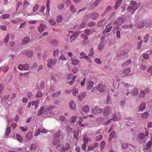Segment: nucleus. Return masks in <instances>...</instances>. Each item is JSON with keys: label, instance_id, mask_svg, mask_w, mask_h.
Here are the masks:
<instances>
[{"label": "nucleus", "instance_id": "1", "mask_svg": "<svg viewBox=\"0 0 152 152\" xmlns=\"http://www.w3.org/2000/svg\"><path fill=\"white\" fill-rule=\"evenodd\" d=\"M140 5V3H137V7L135 8H134L132 6H129L127 8V10L128 12H130L131 14H133L135 11L139 7Z\"/></svg>", "mask_w": 152, "mask_h": 152}, {"label": "nucleus", "instance_id": "2", "mask_svg": "<svg viewBox=\"0 0 152 152\" xmlns=\"http://www.w3.org/2000/svg\"><path fill=\"white\" fill-rule=\"evenodd\" d=\"M112 110L109 106H107L104 108L103 113L104 116L109 115L112 113Z\"/></svg>", "mask_w": 152, "mask_h": 152}, {"label": "nucleus", "instance_id": "3", "mask_svg": "<svg viewBox=\"0 0 152 152\" xmlns=\"http://www.w3.org/2000/svg\"><path fill=\"white\" fill-rule=\"evenodd\" d=\"M57 62V60L55 58L54 59H50L48 61L47 65L49 68H51L53 65H55Z\"/></svg>", "mask_w": 152, "mask_h": 152}, {"label": "nucleus", "instance_id": "4", "mask_svg": "<svg viewBox=\"0 0 152 152\" xmlns=\"http://www.w3.org/2000/svg\"><path fill=\"white\" fill-rule=\"evenodd\" d=\"M92 112L95 114H99L102 113V109L99 108L97 106H96L93 108Z\"/></svg>", "mask_w": 152, "mask_h": 152}, {"label": "nucleus", "instance_id": "5", "mask_svg": "<svg viewBox=\"0 0 152 152\" xmlns=\"http://www.w3.org/2000/svg\"><path fill=\"white\" fill-rule=\"evenodd\" d=\"M105 86L103 84H99L97 87L96 89L100 92H103L105 90Z\"/></svg>", "mask_w": 152, "mask_h": 152}, {"label": "nucleus", "instance_id": "6", "mask_svg": "<svg viewBox=\"0 0 152 152\" xmlns=\"http://www.w3.org/2000/svg\"><path fill=\"white\" fill-rule=\"evenodd\" d=\"M130 68H126L123 70L122 72L121 73V74L122 75H123L124 76H127V74L130 72Z\"/></svg>", "mask_w": 152, "mask_h": 152}, {"label": "nucleus", "instance_id": "7", "mask_svg": "<svg viewBox=\"0 0 152 152\" xmlns=\"http://www.w3.org/2000/svg\"><path fill=\"white\" fill-rule=\"evenodd\" d=\"M86 93L85 92H82L80 93L78 95V99L80 100H82L86 96Z\"/></svg>", "mask_w": 152, "mask_h": 152}, {"label": "nucleus", "instance_id": "8", "mask_svg": "<svg viewBox=\"0 0 152 152\" xmlns=\"http://www.w3.org/2000/svg\"><path fill=\"white\" fill-rule=\"evenodd\" d=\"M57 148L61 151L62 152L65 151V146L64 145L60 144L57 145Z\"/></svg>", "mask_w": 152, "mask_h": 152}, {"label": "nucleus", "instance_id": "9", "mask_svg": "<svg viewBox=\"0 0 152 152\" xmlns=\"http://www.w3.org/2000/svg\"><path fill=\"white\" fill-rule=\"evenodd\" d=\"M30 41L31 39L29 37H26L23 38L22 41V43L23 45H26Z\"/></svg>", "mask_w": 152, "mask_h": 152}, {"label": "nucleus", "instance_id": "10", "mask_svg": "<svg viewBox=\"0 0 152 152\" xmlns=\"http://www.w3.org/2000/svg\"><path fill=\"white\" fill-rule=\"evenodd\" d=\"M78 36V34L77 33H74L70 37L71 42L74 41L76 39V38Z\"/></svg>", "mask_w": 152, "mask_h": 152}, {"label": "nucleus", "instance_id": "11", "mask_svg": "<svg viewBox=\"0 0 152 152\" xmlns=\"http://www.w3.org/2000/svg\"><path fill=\"white\" fill-rule=\"evenodd\" d=\"M70 60L72 61V64L76 66L79 63V60L76 59H73L72 58L70 59Z\"/></svg>", "mask_w": 152, "mask_h": 152}, {"label": "nucleus", "instance_id": "12", "mask_svg": "<svg viewBox=\"0 0 152 152\" xmlns=\"http://www.w3.org/2000/svg\"><path fill=\"white\" fill-rule=\"evenodd\" d=\"M112 9V7L110 6H107V8L105 10L104 12L102 14V16H103L107 13L109 12V11Z\"/></svg>", "mask_w": 152, "mask_h": 152}, {"label": "nucleus", "instance_id": "13", "mask_svg": "<svg viewBox=\"0 0 152 152\" xmlns=\"http://www.w3.org/2000/svg\"><path fill=\"white\" fill-rule=\"evenodd\" d=\"M99 15V14L94 12L91 15V18L93 20H95L97 18Z\"/></svg>", "mask_w": 152, "mask_h": 152}, {"label": "nucleus", "instance_id": "14", "mask_svg": "<svg viewBox=\"0 0 152 152\" xmlns=\"http://www.w3.org/2000/svg\"><path fill=\"white\" fill-rule=\"evenodd\" d=\"M45 27V26L44 24L41 23L40 24L39 26L38 27V30L39 31L41 32L44 30Z\"/></svg>", "mask_w": 152, "mask_h": 152}, {"label": "nucleus", "instance_id": "15", "mask_svg": "<svg viewBox=\"0 0 152 152\" xmlns=\"http://www.w3.org/2000/svg\"><path fill=\"white\" fill-rule=\"evenodd\" d=\"M26 51L27 52L25 54L28 57L30 58L32 56L33 51L32 50H28V51L26 50Z\"/></svg>", "mask_w": 152, "mask_h": 152}, {"label": "nucleus", "instance_id": "16", "mask_svg": "<svg viewBox=\"0 0 152 152\" xmlns=\"http://www.w3.org/2000/svg\"><path fill=\"white\" fill-rule=\"evenodd\" d=\"M60 140L59 139H55L53 141V144L54 145H58L60 144Z\"/></svg>", "mask_w": 152, "mask_h": 152}, {"label": "nucleus", "instance_id": "17", "mask_svg": "<svg viewBox=\"0 0 152 152\" xmlns=\"http://www.w3.org/2000/svg\"><path fill=\"white\" fill-rule=\"evenodd\" d=\"M112 120L114 121H116L119 120L120 119V117L118 116L116 114H114L112 118Z\"/></svg>", "mask_w": 152, "mask_h": 152}, {"label": "nucleus", "instance_id": "18", "mask_svg": "<svg viewBox=\"0 0 152 152\" xmlns=\"http://www.w3.org/2000/svg\"><path fill=\"white\" fill-rule=\"evenodd\" d=\"M128 146V143L126 142H123L121 144V147L122 148L126 149Z\"/></svg>", "mask_w": 152, "mask_h": 152}, {"label": "nucleus", "instance_id": "19", "mask_svg": "<svg viewBox=\"0 0 152 152\" xmlns=\"http://www.w3.org/2000/svg\"><path fill=\"white\" fill-rule=\"evenodd\" d=\"M89 110V108L88 105H85L83 108V110L85 113L88 112Z\"/></svg>", "mask_w": 152, "mask_h": 152}, {"label": "nucleus", "instance_id": "20", "mask_svg": "<svg viewBox=\"0 0 152 152\" xmlns=\"http://www.w3.org/2000/svg\"><path fill=\"white\" fill-rule=\"evenodd\" d=\"M94 83L92 81H90L88 83V86L87 87V89H91L93 86Z\"/></svg>", "mask_w": 152, "mask_h": 152}, {"label": "nucleus", "instance_id": "21", "mask_svg": "<svg viewBox=\"0 0 152 152\" xmlns=\"http://www.w3.org/2000/svg\"><path fill=\"white\" fill-rule=\"evenodd\" d=\"M39 5L37 4H36L33 7L32 9L33 12H34L36 11L39 9Z\"/></svg>", "mask_w": 152, "mask_h": 152}, {"label": "nucleus", "instance_id": "22", "mask_svg": "<svg viewBox=\"0 0 152 152\" xmlns=\"http://www.w3.org/2000/svg\"><path fill=\"white\" fill-rule=\"evenodd\" d=\"M131 94L133 95H137L138 94V92L137 89L134 88L132 90L131 93Z\"/></svg>", "mask_w": 152, "mask_h": 152}, {"label": "nucleus", "instance_id": "23", "mask_svg": "<svg viewBox=\"0 0 152 152\" xmlns=\"http://www.w3.org/2000/svg\"><path fill=\"white\" fill-rule=\"evenodd\" d=\"M105 144V142L104 141H102L101 142L100 144V149L101 151H102L104 149Z\"/></svg>", "mask_w": 152, "mask_h": 152}, {"label": "nucleus", "instance_id": "24", "mask_svg": "<svg viewBox=\"0 0 152 152\" xmlns=\"http://www.w3.org/2000/svg\"><path fill=\"white\" fill-rule=\"evenodd\" d=\"M78 92V90L77 88H74L73 89L72 91V93L73 95L76 96V94H77Z\"/></svg>", "mask_w": 152, "mask_h": 152}, {"label": "nucleus", "instance_id": "25", "mask_svg": "<svg viewBox=\"0 0 152 152\" xmlns=\"http://www.w3.org/2000/svg\"><path fill=\"white\" fill-rule=\"evenodd\" d=\"M131 61L130 60H128L126 62L123 64L122 66H128L131 64Z\"/></svg>", "mask_w": 152, "mask_h": 152}, {"label": "nucleus", "instance_id": "26", "mask_svg": "<svg viewBox=\"0 0 152 152\" xmlns=\"http://www.w3.org/2000/svg\"><path fill=\"white\" fill-rule=\"evenodd\" d=\"M77 77V75H74L72 77V81L69 82L68 83L70 85H71L74 82L75 80Z\"/></svg>", "mask_w": 152, "mask_h": 152}, {"label": "nucleus", "instance_id": "27", "mask_svg": "<svg viewBox=\"0 0 152 152\" xmlns=\"http://www.w3.org/2000/svg\"><path fill=\"white\" fill-rule=\"evenodd\" d=\"M77 118V116H72L71 118L70 119V121L72 123H74Z\"/></svg>", "mask_w": 152, "mask_h": 152}, {"label": "nucleus", "instance_id": "28", "mask_svg": "<svg viewBox=\"0 0 152 152\" xmlns=\"http://www.w3.org/2000/svg\"><path fill=\"white\" fill-rule=\"evenodd\" d=\"M11 132V128L10 127H8L6 131V135L7 136Z\"/></svg>", "mask_w": 152, "mask_h": 152}, {"label": "nucleus", "instance_id": "29", "mask_svg": "<svg viewBox=\"0 0 152 152\" xmlns=\"http://www.w3.org/2000/svg\"><path fill=\"white\" fill-rule=\"evenodd\" d=\"M138 28H141L145 26L144 23L143 22H140L138 23Z\"/></svg>", "mask_w": 152, "mask_h": 152}, {"label": "nucleus", "instance_id": "30", "mask_svg": "<svg viewBox=\"0 0 152 152\" xmlns=\"http://www.w3.org/2000/svg\"><path fill=\"white\" fill-rule=\"evenodd\" d=\"M60 132H58L54 134V137L55 138V139H58V138L60 136Z\"/></svg>", "mask_w": 152, "mask_h": 152}, {"label": "nucleus", "instance_id": "31", "mask_svg": "<svg viewBox=\"0 0 152 152\" xmlns=\"http://www.w3.org/2000/svg\"><path fill=\"white\" fill-rule=\"evenodd\" d=\"M30 68V66L28 64H25L23 65V70H28Z\"/></svg>", "mask_w": 152, "mask_h": 152}, {"label": "nucleus", "instance_id": "32", "mask_svg": "<svg viewBox=\"0 0 152 152\" xmlns=\"http://www.w3.org/2000/svg\"><path fill=\"white\" fill-rule=\"evenodd\" d=\"M64 4H59L57 6V8L58 9L62 10L64 8Z\"/></svg>", "mask_w": 152, "mask_h": 152}, {"label": "nucleus", "instance_id": "33", "mask_svg": "<svg viewBox=\"0 0 152 152\" xmlns=\"http://www.w3.org/2000/svg\"><path fill=\"white\" fill-rule=\"evenodd\" d=\"M94 49L92 48H91L90 50L89 53L88 55V56L90 57H92L94 55Z\"/></svg>", "mask_w": 152, "mask_h": 152}, {"label": "nucleus", "instance_id": "34", "mask_svg": "<svg viewBox=\"0 0 152 152\" xmlns=\"http://www.w3.org/2000/svg\"><path fill=\"white\" fill-rule=\"evenodd\" d=\"M27 138L28 140H30L32 137V133L31 132H29L27 135Z\"/></svg>", "mask_w": 152, "mask_h": 152}, {"label": "nucleus", "instance_id": "35", "mask_svg": "<svg viewBox=\"0 0 152 152\" xmlns=\"http://www.w3.org/2000/svg\"><path fill=\"white\" fill-rule=\"evenodd\" d=\"M70 10L72 13H74L75 12V9L73 5H71L70 7Z\"/></svg>", "mask_w": 152, "mask_h": 152}, {"label": "nucleus", "instance_id": "36", "mask_svg": "<svg viewBox=\"0 0 152 152\" xmlns=\"http://www.w3.org/2000/svg\"><path fill=\"white\" fill-rule=\"evenodd\" d=\"M102 138V136L100 135L98 136H96L95 139V140L96 141H98L101 140Z\"/></svg>", "mask_w": 152, "mask_h": 152}, {"label": "nucleus", "instance_id": "37", "mask_svg": "<svg viewBox=\"0 0 152 152\" xmlns=\"http://www.w3.org/2000/svg\"><path fill=\"white\" fill-rule=\"evenodd\" d=\"M145 105H140L139 107V111L140 112L144 110L145 107Z\"/></svg>", "mask_w": 152, "mask_h": 152}, {"label": "nucleus", "instance_id": "38", "mask_svg": "<svg viewBox=\"0 0 152 152\" xmlns=\"http://www.w3.org/2000/svg\"><path fill=\"white\" fill-rule=\"evenodd\" d=\"M108 26V25H107V26H106V27H105V29H107L106 32L107 33H108L109 32H110L111 31V29L112 28V27L111 26H110L107 28Z\"/></svg>", "mask_w": 152, "mask_h": 152}, {"label": "nucleus", "instance_id": "39", "mask_svg": "<svg viewBox=\"0 0 152 152\" xmlns=\"http://www.w3.org/2000/svg\"><path fill=\"white\" fill-rule=\"evenodd\" d=\"M47 4L46 5V7L47 9V10L48 12H49L50 9V0H47Z\"/></svg>", "mask_w": 152, "mask_h": 152}, {"label": "nucleus", "instance_id": "40", "mask_svg": "<svg viewBox=\"0 0 152 152\" xmlns=\"http://www.w3.org/2000/svg\"><path fill=\"white\" fill-rule=\"evenodd\" d=\"M148 116V113L147 112H145L142 115V118H146Z\"/></svg>", "mask_w": 152, "mask_h": 152}, {"label": "nucleus", "instance_id": "41", "mask_svg": "<svg viewBox=\"0 0 152 152\" xmlns=\"http://www.w3.org/2000/svg\"><path fill=\"white\" fill-rule=\"evenodd\" d=\"M138 138L140 139H142L145 137V135L142 133H140L138 134Z\"/></svg>", "mask_w": 152, "mask_h": 152}, {"label": "nucleus", "instance_id": "42", "mask_svg": "<svg viewBox=\"0 0 152 152\" xmlns=\"http://www.w3.org/2000/svg\"><path fill=\"white\" fill-rule=\"evenodd\" d=\"M81 37L83 39H84L85 40H87L88 39V37L86 35L82 34H81Z\"/></svg>", "mask_w": 152, "mask_h": 152}, {"label": "nucleus", "instance_id": "43", "mask_svg": "<svg viewBox=\"0 0 152 152\" xmlns=\"http://www.w3.org/2000/svg\"><path fill=\"white\" fill-rule=\"evenodd\" d=\"M96 25V23L94 22H89L88 24V26H94Z\"/></svg>", "mask_w": 152, "mask_h": 152}, {"label": "nucleus", "instance_id": "44", "mask_svg": "<svg viewBox=\"0 0 152 152\" xmlns=\"http://www.w3.org/2000/svg\"><path fill=\"white\" fill-rule=\"evenodd\" d=\"M59 53V52L58 50H56L53 53V56L54 57H57Z\"/></svg>", "mask_w": 152, "mask_h": 152}, {"label": "nucleus", "instance_id": "45", "mask_svg": "<svg viewBox=\"0 0 152 152\" xmlns=\"http://www.w3.org/2000/svg\"><path fill=\"white\" fill-rule=\"evenodd\" d=\"M149 37V35L148 34H146L144 38L143 41L144 42H147L148 39Z\"/></svg>", "mask_w": 152, "mask_h": 152}, {"label": "nucleus", "instance_id": "46", "mask_svg": "<svg viewBox=\"0 0 152 152\" xmlns=\"http://www.w3.org/2000/svg\"><path fill=\"white\" fill-rule=\"evenodd\" d=\"M49 23L50 24L52 25H55L56 24V22L52 19H50L49 20Z\"/></svg>", "mask_w": 152, "mask_h": 152}, {"label": "nucleus", "instance_id": "47", "mask_svg": "<svg viewBox=\"0 0 152 152\" xmlns=\"http://www.w3.org/2000/svg\"><path fill=\"white\" fill-rule=\"evenodd\" d=\"M44 108L42 106V107L41 109L38 112V113L37 115V116L40 115L42 114L43 111L44 110Z\"/></svg>", "mask_w": 152, "mask_h": 152}, {"label": "nucleus", "instance_id": "48", "mask_svg": "<svg viewBox=\"0 0 152 152\" xmlns=\"http://www.w3.org/2000/svg\"><path fill=\"white\" fill-rule=\"evenodd\" d=\"M145 95V94L143 90H141L140 92V96L141 97H144Z\"/></svg>", "mask_w": 152, "mask_h": 152}, {"label": "nucleus", "instance_id": "49", "mask_svg": "<svg viewBox=\"0 0 152 152\" xmlns=\"http://www.w3.org/2000/svg\"><path fill=\"white\" fill-rule=\"evenodd\" d=\"M9 37H10V35H9V34H8L6 36V37L5 38V39H4V42L7 43V42H8V41L9 40Z\"/></svg>", "mask_w": 152, "mask_h": 152}, {"label": "nucleus", "instance_id": "50", "mask_svg": "<svg viewBox=\"0 0 152 152\" xmlns=\"http://www.w3.org/2000/svg\"><path fill=\"white\" fill-rule=\"evenodd\" d=\"M66 129L68 131L70 132H74V131H73L72 129L70 128L69 126H68L66 127Z\"/></svg>", "mask_w": 152, "mask_h": 152}, {"label": "nucleus", "instance_id": "51", "mask_svg": "<svg viewBox=\"0 0 152 152\" xmlns=\"http://www.w3.org/2000/svg\"><path fill=\"white\" fill-rule=\"evenodd\" d=\"M16 138L20 142H22V139L20 135L19 134H17L16 135Z\"/></svg>", "mask_w": 152, "mask_h": 152}, {"label": "nucleus", "instance_id": "52", "mask_svg": "<svg viewBox=\"0 0 152 152\" xmlns=\"http://www.w3.org/2000/svg\"><path fill=\"white\" fill-rule=\"evenodd\" d=\"M62 18L61 15H59L57 18V22H60L62 21Z\"/></svg>", "mask_w": 152, "mask_h": 152}, {"label": "nucleus", "instance_id": "53", "mask_svg": "<svg viewBox=\"0 0 152 152\" xmlns=\"http://www.w3.org/2000/svg\"><path fill=\"white\" fill-rule=\"evenodd\" d=\"M61 93V91H58L57 92H56V93L53 94L52 95V96L53 97L57 96H58V95L60 94Z\"/></svg>", "mask_w": 152, "mask_h": 152}, {"label": "nucleus", "instance_id": "54", "mask_svg": "<svg viewBox=\"0 0 152 152\" xmlns=\"http://www.w3.org/2000/svg\"><path fill=\"white\" fill-rule=\"evenodd\" d=\"M143 57L145 59H148L149 58V56L148 54L144 53L143 54Z\"/></svg>", "mask_w": 152, "mask_h": 152}, {"label": "nucleus", "instance_id": "55", "mask_svg": "<svg viewBox=\"0 0 152 152\" xmlns=\"http://www.w3.org/2000/svg\"><path fill=\"white\" fill-rule=\"evenodd\" d=\"M40 132V129H38L36 132L35 133L34 135L36 136H37L39 134Z\"/></svg>", "mask_w": 152, "mask_h": 152}, {"label": "nucleus", "instance_id": "56", "mask_svg": "<svg viewBox=\"0 0 152 152\" xmlns=\"http://www.w3.org/2000/svg\"><path fill=\"white\" fill-rule=\"evenodd\" d=\"M20 129L23 132H25L27 130L28 128L27 127H24L22 126L20 127Z\"/></svg>", "mask_w": 152, "mask_h": 152}, {"label": "nucleus", "instance_id": "57", "mask_svg": "<svg viewBox=\"0 0 152 152\" xmlns=\"http://www.w3.org/2000/svg\"><path fill=\"white\" fill-rule=\"evenodd\" d=\"M42 95V92L40 91H38L37 94L36 96L37 97L39 98L41 97Z\"/></svg>", "mask_w": 152, "mask_h": 152}, {"label": "nucleus", "instance_id": "58", "mask_svg": "<svg viewBox=\"0 0 152 152\" xmlns=\"http://www.w3.org/2000/svg\"><path fill=\"white\" fill-rule=\"evenodd\" d=\"M130 4L131 5H132L133 6H135L136 5V7H137V4H136V2L135 1H134L133 0L131 1Z\"/></svg>", "mask_w": 152, "mask_h": 152}, {"label": "nucleus", "instance_id": "59", "mask_svg": "<svg viewBox=\"0 0 152 152\" xmlns=\"http://www.w3.org/2000/svg\"><path fill=\"white\" fill-rule=\"evenodd\" d=\"M18 69L21 70H23V65L20 64L18 65Z\"/></svg>", "mask_w": 152, "mask_h": 152}, {"label": "nucleus", "instance_id": "60", "mask_svg": "<svg viewBox=\"0 0 152 152\" xmlns=\"http://www.w3.org/2000/svg\"><path fill=\"white\" fill-rule=\"evenodd\" d=\"M121 4L117 2L115 4L114 8L115 9L118 8V7L121 5Z\"/></svg>", "mask_w": 152, "mask_h": 152}, {"label": "nucleus", "instance_id": "61", "mask_svg": "<svg viewBox=\"0 0 152 152\" xmlns=\"http://www.w3.org/2000/svg\"><path fill=\"white\" fill-rule=\"evenodd\" d=\"M115 135V131H113L110 134V137L112 138H114Z\"/></svg>", "mask_w": 152, "mask_h": 152}, {"label": "nucleus", "instance_id": "62", "mask_svg": "<svg viewBox=\"0 0 152 152\" xmlns=\"http://www.w3.org/2000/svg\"><path fill=\"white\" fill-rule=\"evenodd\" d=\"M30 4V3L27 1H25L24 2V7H27Z\"/></svg>", "mask_w": 152, "mask_h": 152}, {"label": "nucleus", "instance_id": "63", "mask_svg": "<svg viewBox=\"0 0 152 152\" xmlns=\"http://www.w3.org/2000/svg\"><path fill=\"white\" fill-rule=\"evenodd\" d=\"M27 96L29 98H31L32 96V94L31 92H28L27 93Z\"/></svg>", "mask_w": 152, "mask_h": 152}, {"label": "nucleus", "instance_id": "64", "mask_svg": "<svg viewBox=\"0 0 152 152\" xmlns=\"http://www.w3.org/2000/svg\"><path fill=\"white\" fill-rule=\"evenodd\" d=\"M70 148V145L68 143H66L65 145V151L66 150H68Z\"/></svg>", "mask_w": 152, "mask_h": 152}]
</instances>
